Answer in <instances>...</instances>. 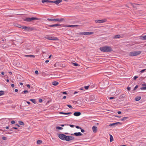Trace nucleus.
I'll return each mask as SVG.
<instances>
[{"instance_id":"obj_45","label":"nucleus","mask_w":146,"mask_h":146,"mask_svg":"<svg viewBox=\"0 0 146 146\" xmlns=\"http://www.w3.org/2000/svg\"><path fill=\"white\" fill-rule=\"evenodd\" d=\"M15 123V121H12L11 122V123L12 124H13L14 123Z\"/></svg>"},{"instance_id":"obj_17","label":"nucleus","mask_w":146,"mask_h":146,"mask_svg":"<svg viewBox=\"0 0 146 146\" xmlns=\"http://www.w3.org/2000/svg\"><path fill=\"white\" fill-rule=\"evenodd\" d=\"M72 112H68V113H64L62 112H60L59 113L60 114H64L65 115H68V114H72Z\"/></svg>"},{"instance_id":"obj_59","label":"nucleus","mask_w":146,"mask_h":146,"mask_svg":"<svg viewBox=\"0 0 146 146\" xmlns=\"http://www.w3.org/2000/svg\"><path fill=\"white\" fill-rule=\"evenodd\" d=\"M117 113L118 114H120L121 113V112L120 111H118L117 112Z\"/></svg>"},{"instance_id":"obj_31","label":"nucleus","mask_w":146,"mask_h":146,"mask_svg":"<svg viewBox=\"0 0 146 146\" xmlns=\"http://www.w3.org/2000/svg\"><path fill=\"white\" fill-rule=\"evenodd\" d=\"M19 123L21 125H24V123L22 121H19Z\"/></svg>"},{"instance_id":"obj_62","label":"nucleus","mask_w":146,"mask_h":146,"mask_svg":"<svg viewBox=\"0 0 146 146\" xmlns=\"http://www.w3.org/2000/svg\"><path fill=\"white\" fill-rule=\"evenodd\" d=\"M78 93V92H77V91H75V92H74V94H76L77 93Z\"/></svg>"},{"instance_id":"obj_25","label":"nucleus","mask_w":146,"mask_h":146,"mask_svg":"<svg viewBox=\"0 0 146 146\" xmlns=\"http://www.w3.org/2000/svg\"><path fill=\"white\" fill-rule=\"evenodd\" d=\"M128 118L129 117H123L121 119V120L122 121H125L126 119H128Z\"/></svg>"},{"instance_id":"obj_11","label":"nucleus","mask_w":146,"mask_h":146,"mask_svg":"<svg viewBox=\"0 0 146 146\" xmlns=\"http://www.w3.org/2000/svg\"><path fill=\"white\" fill-rule=\"evenodd\" d=\"M71 135H74L76 136H81L82 135V134L80 132H78V133H75L74 134H71Z\"/></svg>"},{"instance_id":"obj_9","label":"nucleus","mask_w":146,"mask_h":146,"mask_svg":"<svg viewBox=\"0 0 146 146\" xmlns=\"http://www.w3.org/2000/svg\"><path fill=\"white\" fill-rule=\"evenodd\" d=\"M66 141H69L73 140L74 139V137L73 136H66Z\"/></svg>"},{"instance_id":"obj_52","label":"nucleus","mask_w":146,"mask_h":146,"mask_svg":"<svg viewBox=\"0 0 146 146\" xmlns=\"http://www.w3.org/2000/svg\"><path fill=\"white\" fill-rule=\"evenodd\" d=\"M49 62V60H47L45 61V63H47Z\"/></svg>"},{"instance_id":"obj_53","label":"nucleus","mask_w":146,"mask_h":146,"mask_svg":"<svg viewBox=\"0 0 146 146\" xmlns=\"http://www.w3.org/2000/svg\"><path fill=\"white\" fill-rule=\"evenodd\" d=\"M12 128L15 129H17V127H12Z\"/></svg>"},{"instance_id":"obj_58","label":"nucleus","mask_w":146,"mask_h":146,"mask_svg":"<svg viewBox=\"0 0 146 146\" xmlns=\"http://www.w3.org/2000/svg\"><path fill=\"white\" fill-rule=\"evenodd\" d=\"M16 126H17L18 127H20V125L18 124H16Z\"/></svg>"},{"instance_id":"obj_20","label":"nucleus","mask_w":146,"mask_h":146,"mask_svg":"<svg viewBox=\"0 0 146 146\" xmlns=\"http://www.w3.org/2000/svg\"><path fill=\"white\" fill-rule=\"evenodd\" d=\"M42 3H44L45 2L51 3V1H49L48 0H42Z\"/></svg>"},{"instance_id":"obj_27","label":"nucleus","mask_w":146,"mask_h":146,"mask_svg":"<svg viewBox=\"0 0 146 146\" xmlns=\"http://www.w3.org/2000/svg\"><path fill=\"white\" fill-rule=\"evenodd\" d=\"M4 94V91H0V96L3 95Z\"/></svg>"},{"instance_id":"obj_49","label":"nucleus","mask_w":146,"mask_h":146,"mask_svg":"<svg viewBox=\"0 0 146 146\" xmlns=\"http://www.w3.org/2000/svg\"><path fill=\"white\" fill-rule=\"evenodd\" d=\"M114 98L113 97H110L109 98V99L110 100Z\"/></svg>"},{"instance_id":"obj_3","label":"nucleus","mask_w":146,"mask_h":146,"mask_svg":"<svg viewBox=\"0 0 146 146\" xmlns=\"http://www.w3.org/2000/svg\"><path fill=\"white\" fill-rule=\"evenodd\" d=\"M44 38L50 40H58L56 37H52L49 35H46L45 36Z\"/></svg>"},{"instance_id":"obj_55","label":"nucleus","mask_w":146,"mask_h":146,"mask_svg":"<svg viewBox=\"0 0 146 146\" xmlns=\"http://www.w3.org/2000/svg\"><path fill=\"white\" fill-rule=\"evenodd\" d=\"M79 90H84V88H80Z\"/></svg>"},{"instance_id":"obj_18","label":"nucleus","mask_w":146,"mask_h":146,"mask_svg":"<svg viewBox=\"0 0 146 146\" xmlns=\"http://www.w3.org/2000/svg\"><path fill=\"white\" fill-rule=\"evenodd\" d=\"M34 29L33 28H31L30 27H27V29L26 31H30L33 30Z\"/></svg>"},{"instance_id":"obj_41","label":"nucleus","mask_w":146,"mask_h":146,"mask_svg":"<svg viewBox=\"0 0 146 146\" xmlns=\"http://www.w3.org/2000/svg\"><path fill=\"white\" fill-rule=\"evenodd\" d=\"M77 128V129H81V127H79V126H75Z\"/></svg>"},{"instance_id":"obj_39","label":"nucleus","mask_w":146,"mask_h":146,"mask_svg":"<svg viewBox=\"0 0 146 146\" xmlns=\"http://www.w3.org/2000/svg\"><path fill=\"white\" fill-rule=\"evenodd\" d=\"M66 125H69L71 127H73L74 126V125H68V124H67Z\"/></svg>"},{"instance_id":"obj_12","label":"nucleus","mask_w":146,"mask_h":146,"mask_svg":"<svg viewBox=\"0 0 146 146\" xmlns=\"http://www.w3.org/2000/svg\"><path fill=\"white\" fill-rule=\"evenodd\" d=\"M60 25L59 24H54V25H48V26L50 27H57V26H60Z\"/></svg>"},{"instance_id":"obj_23","label":"nucleus","mask_w":146,"mask_h":146,"mask_svg":"<svg viewBox=\"0 0 146 146\" xmlns=\"http://www.w3.org/2000/svg\"><path fill=\"white\" fill-rule=\"evenodd\" d=\"M30 100L34 104H36V100L35 99H31Z\"/></svg>"},{"instance_id":"obj_61","label":"nucleus","mask_w":146,"mask_h":146,"mask_svg":"<svg viewBox=\"0 0 146 146\" xmlns=\"http://www.w3.org/2000/svg\"><path fill=\"white\" fill-rule=\"evenodd\" d=\"M1 74L2 75H3L4 74V73L3 72H2Z\"/></svg>"},{"instance_id":"obj_51","label":"nucleus","mask_w":146,"mask_h":146,"mask_svg":"<svg viewBox=\"0 0 146 146\" xmlns=\"http://www.w3.org/2000/svg\"><path fill=\"white\" fill-rule=\"evenodd\" d=\"M27 86L29 88H30V85L29 84H27Z\"/></svg>"},{"instance_id":"obj_19","label":"nucleus","mask_w":146,"mask_h":146,"mask_svg":"<svg viewBox=\"0 0 146 146\" xmlns=\"http://www.w3.org/2000/svg\"><path fill=\"white\" fill-rule=\"evenodd\" d=\"M140 38L141 40H146V35L141 36Z\"/></svg>"},{"instance_id":"obj_29","label":"nucleus","mask_w":146,"mask_h":146,"mask_svg":"<svg viewBox=\"0 0 146 146\" xmlns=\"http://www.w3.org/2000/svg\"><path fill=\"white\" fill-rule=\"evenodd\" d=\"M140 89L142 90H146V85L141 88Z\"/></svg>"},{"instance_id":"obj_15","label":"nucleus","mask_w":146,"mask_h":146,"mask_svg":"<svg viewBox=\"0 0 146 146\" xmlns=\"http://www.w3.org/2000/svg\"><path fill=\"white\" fill-rule=\"evenodd\" d=\"M81 114V113L80 112H75L74 113L73 115L76 116H78L80 115Z\"/></svg>"},{"instance_id":"obj_10","label":"nucleus","mask_w":146,"mask_h":146,"mask_svg":"<svg viewBox=\"0 0 146 146\" xmlns=\"http://www.w3.org/2000/svg\"><path fill=\"white\" fill-rule=\"evenodd\" d=\"M62 1V0H56L54 1H51V3H54L56 5H58L60 2H61Z\"/></svg>"},{"instance_id":"obj_54","label":"nucleus","mask_w":146,"mask_h":146,"mask_svg":"<svg viewBox=\"0 0 146 146\" xmlns=\"http://www.w3.org/2000/svg\"><path fill=\"white\" fill-rule=\"evenodd\" d=\"M66 125V124H65V125H64V124H61V125H60L62 126V127H64V126L65 125Z\"/></svg>"},{"instance_id":"obj_47","label":"nucleus","mask_w":146,"mask_h":146,"mask_svg":"<svg viewBox=\"0 0 146 146\" xmlns=\"http://www.w3.org/2000/svg\"><path fill=\"white\" fill-rule=\"evenodd\" d=\"M130 87H128L127 88V89L129 90V91L130 90Z\"/></svg>"},{"instance_id":"obj_26","label":"nucleus","mask_w":146,"mask_h":146,"mask_svg":"<svg viewBox=\"0 0 146 146\" xmlns=\"http://www.w3.org/2000/svg\"><path fill=\"white\" fill-rule=\"evenodd\" d=\"M120 35H115L114 36V38H119L120 37Z\"/></svg>"},{"instance_id":"obj_28","label":"nucleus","mask_w":146,"mask_h":146,"mask_svg":"<svg viewBox=\"0 0 146 146\" xmlns=\"http://www.w3.org/2000/svg\"><path fill=\"white\" fill-rule=\"evenodd\" d=\"M42 143V141L40 140H38L37 142V144H40Z\"/></svg>"},{"instance_id":"obj_7","label":"nucleus","mask_w":146,"mask_h":146,"mask_svg":"<svg viewBox=\"0 0 146 146\" xmlns=\"http://www.w3.org/2000/svg\"><path fill=\"white\" fill-rule=\"evenodd\" d=\"M38 19L35 17L26 18L24 19L25 21L30 22L33 20H38Z\"/></svg>"},{"instance_id":"obj_30","label":"nucleus","mask_w":146,"mask_h":146,"mask_svg":"<svg viewBox=\"0 0 146 146\" xmlns=\"http://www.w3.org/2000/svg\"><path fill=\"white\" fill-rule=\"evenodd\" d=\"M25 56L26 57H32L33 58L35 57V56L34 55H25Z\"/></svg>"},{"instance_id":"obj_1","label":"nucleus","mask_w":146,"mask_h":146,"mask_svg":"<svg viewBox=\"0 0 146 146\" xmlns=\"http://www.w3.org/2000/svg\"><path fill=\"white\" fill-rule=\"evenodd\" d=\"M100 49L102 51L106 52H110L112 50L111 47L107 46L102 47L100 48Z\"/></svg>"},{"instance_id":"obj_42","label":"nucleus","mask_w":146,"mask_h":146,"mask_svg":"<svg viewBox=\"0 0 146 146\" xmlns=\"http://www.w3.org/2000/svg\"><path fill=\"white\" fill-rule=\"evenodd\" d=\"M89 88V86H86L84 87V88L86 90H87Z\"/></svg>"},{"instance_id":"obj_60","label":"nucleus","mask_w":146,"mask_h":146,"mask_svg":"<svg viewBox=\"0 0 146 146\" xmlns=\"http://www.w3.org/2000/svg\"><path fill=\"white\" fill-rule=\"evenodd\" d=\"M63 94H66V92H63Z\"/></svg>"},{"instance_id":"obj_24","label":"nucleus","mask_w":146,"mask_h":146,"mask_svg":"<svg viewBox=\"0 0 146 146\" xmlns=\"http://www.w3.org/2000/svg\"><path fill=\"white\" fill-rule=\"evenodd\" d=\"M110 141L112 142L113 140V137L112 136L111 134H110Z\"/></svg>"},{"instance_id":"obj_32","label":"nucleus","mask_w":146,"mask_h":146,"mask_svg":"<svg viewBox=\"0 0 146 146\" xmlns=\"http://www.w3.org/2000/svg\"><path fill=\"white\" fill-rule=\"evenodd\" d=\"M56 128L57 129H63L62 127L59 126L56 127Z\"/></svg>"},{"instance_id":"obj_63","label":"nucleus","mask_w":146,"mask_h":146,"mask_svg":"<svg viewBox=\"0 0 146 146\" xmlns=\"http://www.w3.org/2000/svg\"><path fill=\"white\" fill-rule=\"evenodd\" d=\"M5 128L6 129H9V127L8 126H7L5 127Z\"/></svg>"},{"instance_id":"obj_4","label":"nucleus","mask_w":146,"mask_h":146,"mask_svg":"<svg viewBox=\"0 0 146 146\" xmlns=\"http://www.w3.org/2000/svg\"><path fill=\"white\" fill-rule=\"evenodd\" d=\"M94 33L93 32H81L79 33V34L80 35H90L93 34Z\"/></svg>"},{"instance_id":"obj_40","label":"nucleus","mask_w":146,"mask_h":146,"mask_svg":"<svg viewBox=\"0 0 146 146\" xmlns=\"http://www.w3.org/2000/svg\"><path fill=\"white\" fill-rule=\"evenodd\" d=\"M138 87V85H136L134 88V90H136Z\"/></svg>"},{"instance_id":"obj_5","label":"nucleus","mask_w":146,"mask_h":146,"mask_svg":"<svg viewBox=\"0 0 146 146\" xmlns=\"http://www.w3.org/2000/svg\"><path fill=\"white\" fill-rule=\"evenodd\" d=\"M47 20L48 21H62L64 20L63 19H49L48 18L47 19Z\"/></svg>"},{"instance_id":"obj_38","label":"nucleus","mask_w":146,"mask_h":146,"mask_svg":"<svg viewBox=\"0 0 146 146\" xmlns=\"http://www.w3.org/2000/svg\"><path fill=\"white\" fill-rule=\"evenodd\" d=\"M2 139H3V140H5L7 139V138L5 137H2Z\"/></svg>"},{"instance_id":"obj_50","label":"nucleus","mask_w":146,"mask_h":146,"mask_svg":"<svg viewBox=\"0 0 146 146\" xmlns=\"http://www.w3.org/2000/svg\"><path fill=\"white\" fill-rule=\"evenodd\" d=\"M23 26H22L20 25H19L18 26H17V27L21 28V27H23Z\"/></svg>"},{"instance_id":"obj_48","label":"nucleus","mask_w":146,"mask_h":146,"mask_svg":"<svg viewBox=\"0 0 146 146\" xmlns=\"http://www.w3.org/2000/svg\"><path fill=\"white\" fill-rule=\"evenodd\" d=\"M81 131L83 133V132H84L85 131L83 129H81Z\"/></svg>"},{"instance_id":"obj_44","label":"nucleus","mask_w":146,"mask_h":146,"mask_svg":"<svg viewBox=\"0 0 146 146\" xmlns=\"http://www.w3.org/2000/svg\"><path fill=\"white\" fill-rule=\"evenodd\" d=\"M35 73L36 74H38V72L37 70H36L35 71Z\"/></svg>"},{"instance_id":"obj_64","label":"nucleus","mask_w":146,"mask_h":146,"mask_svg":"<svg viewBox=\"0 0 146 146\" xmlns=\"http://www.w3.org/2000/svg\"><path fill=\"white\" fill-rule=\"evenodd\" d=\"M66 96H64L63 97V98L64 99H66Z\"/></svg>"},{"instance_id":"obj_16","label":"nucleus","mask_w":146,"mask_h":146,"mask_svg":"<svg viewBox=\"0 0 146 146\" xmlns=\"http://www.w3.org/2000/svg\"><path fill=\"white\" fill-rule=\"evenodd\" d=\"M117 124H121V123H120V122H117L116 123H113L110 124L109 126H112L114 125H116Z\"/></svg>"},{"instance_id":"obj_2","label":"nucleus","mask_w":146,"mask_h":146,"mask_svg":"<svg viewBox=\"0 0 146 146\" xmlns=\"http://www.w3.org/2000/svg\"><path fill=\"white\" fill-rule=\"evenodd\" d=\"M141 53V51H133L130 52L129 55L131 56H137L139 55Z\"/></svg>"},{"instance_id":"obj_46","label":"nucleus","mask_w":146,"mask_h":146,"mask_svg":"<svg viewBox=\"0 0 146 146\" xmlns=\"http://www.w3.org/2000/svg\"><path fill=\"white\" fill-rule=\"evenodd\" d=\"M42 102V100L41 99H39V102L40 103L41 102Z\"/></svg>"},{"instance_id":"obj_35","label":"nucleus","mask_w":146,"mask_h":146,"mask_svg":"<svg viewBox=\"0 0 146 146\" xmlns=\"http://www.w3.org/2000/svg\"><path fill=\"white\" fill-rule=\"evenodd\" d=\"M73 65L75 66H79L77 63H73Z\"/></svg>"},{"instance_id":"obj_22","label":"nucleus","mask_w":146,"mask_h":146,"mask_svg":"<svg viewBox=\"0 0 146 146\" xmlns=\"http://www.w3.org/2000/svg\"><path fill=\"white\" fill-rule=\"evenodd\" d=\"M58 82L56 81L53 82L52 83V84L54 86H56L58 85Z\"/></svg>"},{"instance_id":"obj_56","label":"nucleus","mask_w":146,"mask_h":146,"mask_svg":"<svg viewBox=\"0 0 146 146\" xmlns=\"http://www.w3.org/2000/svg\"><path fill=\"white\" fill-rule=\"evenodd\" d=\"M11 86L13 88L14 87V84H12L11 85Z\"/></svg>"},{"instance_id":"obj_8","label":"nucleus","mask_w":146,"mask_h":146,"mask_svg":"<svg viewBox=\"0 0 146 146\" xmlns=\"http://www.w3.org/2000/svg\"><path fill=\"white\" fill-rule=\"evenodd\" d=\"M58 136L61 139L63 140H66V135H65L62 134H59Z\"/></svg>"},{"instance_id":"obj_57","label":"nucleus","mask_w":146,"mask_h":146,"mask_svg":"<svg viewBox=\"0 0 146 146\" xmlns=\"http://www.w3.org/2000/svg\"><path fill=\"white\" fill-rule=\"evenodd\" d=\"M15 92H18V89H15Z\"/></svg>"},{"instance_id":"obj_34","label":"nucleus","mask_w":146,"mask_h":146,"mask_svg":"<svg viewBox=\"0 0 146 146\" xmlns=\"http://www.w3.org/2000/svg\"><path fill=\"white\" fill-rule=\"evenodd\" d=\"M28 91L26 90H25V91H23L21 93L22 94H26V93H28Z\"/></svg>"},{"instance_id":"obj_21","label":"nucleus","mask_w":146,"mask_h":146,"mask_svg":"<svg viewBox=\"0 0 146 146\" xmlns=\"http://www.w3.org/2000/svg\"><path fill=\"white\" fill-rule=\"evenodd\" d=\"M141 98L140 96H137L135 98V100L136 101H138Z\"/></svg>"},{"instance_id":"obj_14","label":"nucleus","mask_w":146,"mask_h":146,"mask_svg":"<svg viewBox=\"0 0 146 146\" xmlns=\"http://www.w3.org/2000/svg\"><path fill=\"white\" fill-rule=\"evenodd\" d=\"M92 129L94 132L96 133L97 131V128L96 126H94L92 127Z\"/></svg>"},{"instance_id":"obj_6","label":"nucleus","mask_w":146,"mask_h":146,"mask_svg":"<svg viewBox=\"0 0 146 146\" xmlns=\"http://www.w3.org/2000/svg\"><path fill=\"white\" fill-rule=\"evenodd\" d=\"M107 21L106 19L102 20H96L95 21V22L96 23H104Z\"/></svg>"},{"instance_id":"obj_36","label":"nucleus","mask_w":146,"mask_h":146,"mask_svg":"<svg viewBox=\"0 0 146 146\" xmlns=\"http://www.w3.org/2000/svg\"><path fill=\"white\" fill-rule=\"evenodd\" d=\"M67 106H68V107H69L70 109H72L73 108L72 106L70 105L67 104Z\"/></svg>"},{"instance_id":"obj_43","label":"nucleus","mask_w":146,"mask_h":146,"mask_svg":"<svg viewBox=\"0 0 146 146\" xmlns=\"http://www.w3.org/2000/svg\"><path fill=\"white\" fill-rule=\"evenodd\" d=\"M138 78V77L136 76H135L133 77L134 80H136L137 78Z\"/></svg>"},{"instance_id":"obj_37","label":"nucleus","mask_w":146,"mask_h":146,"mask_svg":"<svg viewBox=\"0 0 146 146\" xmlns=\"http://www.w3.org/2000/svg\"><path fill=\"white\" fill-rule=\"evenodd\" d=\"M146 70V69H143V70H141L140 71V72L141 73H143V72H144L145 70Z\"/></svg>"},{"instance_id":"obj_13","label":"nucleus","mask_w":146,"mask_h":146,"mask_svg":"<svg viewBox=\"0 0 146 146\" xmlns=\"http://www.w3.org/2000/svg\"><path fill=\"white\" fill-rule=\"evenodd\" d=\"M79 25H68L66 26L65 27H77Z\"/></svg>"},{"instance_id":"obj_33","label":"nucleus","mask_w":146,"mask_h":146,"mask_svg":"<svg viewBox=\"0 0 146 146\" xmlns=\"http://www.w3.org/2000/svg\"><path fill=\"white\" fill-rule=\"evenodd\" d=\"M21 28L24 29L26 31L27 29V27L26 26H23V27H21Z\"/></svg>"}]
</instances>
